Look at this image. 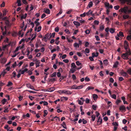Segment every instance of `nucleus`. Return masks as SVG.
Here are the masks:
<instances>
[{
    "label": "nucleus",
    "mask_w": 131,
    "mask_h": 131,
    "mask_svg": "<svg viewBox=\"0 0 131 131\" xmlns=\"http://www.w3.org/2000/svg\"><path fill=\"white\" fill-rule=\"evenodd\" d=\"M6 25V26H5L4 27L5 31H4V28L2 27H1V29L2 30V32L3 33V35L4 36L6 35L7 29H8L11 26V24L10 23L9 24Z\"/></svg>",
    "instance_id": "1"
},
{
    "label": "nucleus",
    "mask_w": 131,
    "mask_h": 131,
    "mask_svg": "<svg viewBox=\"0 0 131 131\" xmlns=\"http://www.w3.org/2000/svg\"><path fill=\"white\" fill-rule=\"evenodd\" d=\"M131 53L130 51H126V53L122 54L121 57L123 59L127 60L128 59V56L130 55Z\"/></svg>",
    "instance_id": "2"
},
{
    "label": "nucleus",
    "mask_w": 131,
    "mask_h": 131,
    "mask_svg": "<svg viewBox=\"0 0 131 131\" xmlns=\"http://www.w3.org/2000/svg\"><path fill=\"white\" fill-rule=\"evenodd\" d=\"M124 47L126 51H130L129 48L128 43L127 41H124Z\"/></svg>",
    "instance_id": "3"
},
{
    "label": "nucleus",
    "mask_w": 131,
    "mask_h": 131,
    "mask_svg": "<svg viewBox=\"0 0 131 131\" xmlns=\"http://www.w3.org/2000/svg\"><path fill=\"white\" fill-rule=\"evenodd\" d=\"M10 42L9 43V44H8L4 46H3V48L4 49H6L7 47H8L10 46L11 45L12 47H14L15 45V43L14 42H13L12 43L11 41H10Z\"/></svg>",
    "instance_id": "4"
},
{
    "label": "nucleus",
    "mask_w": 131,
    "mask_h": 131,
    "mask_svg": "<svg viewBox=\"0 0 131 131\" xmlns=\"http://www.w3.org/2000/svg\"><path fill=\"white\" fill-rule=\"evenodd\" d=\"M128 10V7L127 6L124 7L123 8H122L119 10V11L122 12H124L126 13Z\"/></svg>",
    "instance_id": "5"
},
{
    "label": "nucleus",
    "mask_w": 131,
    "mask_h": 131,
    "mask_svg": "<svg viewBox=\"0 0 131 131\" xmlns=\"http://www.w3.org/2000/svg\"><path fill=\"white\" fill-rule=\"evenodd\" d=\"M55 32L49 34V37L48 40H50L51 38H54L55 36Z\"/></svg>",
    "instance_id": "6"
},
{
    "label": "nucleus",
    "mask_w": 131,
    "mask_h": 131,
    "mask_svg": "<svg viewBox=\"0 0 131 131\" xmlns=\"http://www.w3.org/2000/svg\"><path fill=\"white\" fill-rule=\"evenodd\" d=\"M121 74L123 77H128V75L127 74V73L124 71H121Z\"/></svg>",
    "instance_id": "7"
},
{
    "label": "nucleus",
    "mask_w": 131,
    "mask_h": 131,
    "mask_svg": "<svg viewBox=\"0 0 131 131\" xmlns=\"http://www.w3.org/2000/svg\"><path fill=\"white\" fill-rule=\"evenodd\" d=\"M24 44L23 43L22 45L21 46H20L19 47H17L16 50H15V52H16L18 50L19 48L20 49H21L23 48L24 47Z\"/></svg>",
    "instance_id": "8"
},
{
    "label": "nucleus",
    "mask_w": 131,
    "mask_h": 131,
    "mask_svg": "<svg viewBox=\"0 0 131 131\" xmlns=\"http://www.w3.org/2000/svg\"><path fill=\"white\" fill-rule=\"evenodd\" d=\"M62 92L63 93H64L66 94H71V93L70 91L65 90H62Z\"/></svg>",
    "instance_id": "9"
},
{
    "label": "nucleus",
    "mask_w": 131,
    "mask_h": 131,
    "mask_svg": "<svg viewBox=\"0 0 131 131\" xmlns=\"http://www.w3.org/2000/svg\"><path fill=\"white\" fill-rule=\"evenodd\" d=\"M49 33H48L46 34L45 35L44 37V39L45 40V41H46H46H47V39H49Z\"/></svg>",
    "instance_id": "10"
},
{
    "label": "nucleus",
    "mask_w": 131,
    "mask_h": 131,
    "mask_svg": "<svg viewBox=\"0 0 131 131\" xmlns=\"http://www.w3.org/2000/svg\"><path fill=\"white\" fill-rule=\"evenodd\" d=\"M34 23L36 25V27L35 28V31H36L37 30V27L40 24L39 23V22H37L36 21H35Z\"/></svg>",
    "instance_id": "11"
},
{
    "label": "nucleus",
    "mask_w": 131,
    "mask_h": 131,
    "mask_svg": "<svg viewBox=\"0 0 131 131\" xmlns=\"http://www.w3.org/2000/svg\"><path fill=\"white\" fill-rule=\"evenodd\" d=\"M92 11H91V10H90L89 11L86 13V14L87 15H89L90 14L91 15L93 16H94V14H92Z\"/></svg>",
    "instance_id": "12"
},
{
    "label": "nucleus",
    "mask_w": 131,
    "mask_h": 131,
    "mask_svg": "<svg viewBox=\"0 0 131 131\" xmlns=\"http://www.w3.org/2000/svg\"><path fill=\"white\" fill-rule=\"evenodd\" d=\"M98 98V96L97 95L94 94L93 95V98L94 100L95 101L97 100V98Z\"/></svg>",
    "instance_id": "13"
},
{
    "label": "nucleus",
    "mask_w": 131,
    "mask_h": 131,
    "mask_svg": "<svg viewBox=\"0 0 131 131\" xmlns=\"http://www.w3.org/2000/svg\"><path fill=\"white\" fill-rule=\"evenodd\" d=\"M54 87H52L48 89L47 90H46V91H48L49 92H52L54 91Z\"/></svg>",
    "instance_id": "14"
},
{
    "label": "nucleus",
    "mask_w": 131,
    "mask_h": 131,
    "mask_svg": "<svg viewBox=\"0 0 131 131\" xmlns=\"http://www.w3.org/2000/svg\"><path fill=\"white\" fill-rule=\"evenodd\" d=\"M119 64V62L118 61H116L114 64L113 65V67L115 68H117V66Z\"/></svg>",
    "instance_id": "15"
},
{
    "label": "nucleus",
    "mask_w": 131,
    "mask_h": 131,
    "mask_svg": "<svg viewBox=\"0 0 131 131\" xmlns=\"http://www.w3.org/2000/svg\"><path fill=\"white\" fill-rule=\"evenodd\" d=\"M36 62H35V64L36 65V67H38L39 66V64L40 63V61L39 60H36Z\"/></svg>",
    "instance_id": "16"
},
{
    "label": "nucleus",
    "mask_w": 131,
    "mask_h": 131,
    "mask_svg": "<svg viewBox=\"0 0 131 131\" xmlns=\"http://www.w3.org/2000/svg\"><path fill=\"white\" fill-rule=\"evenodd\" d=\"M125 107L124 105L121 106L119 108V110L121 111L125 110Z\"/></svg>",
    "instance_id": "17"
},
{
    "label": "nucleus",
    "mask_w": 131,
    "mask_h": 131,
    "mask_svg": "<svg viewBox=\"0 0 131 131\" xmlns=\"http://www.w3.org/2000/svg\"><path fill=\"white\" fill-rule=\"evenodd\" d=\"M73 23L75 25L78 26H79L80 25V23L79 22L75 21H73Z\"/></svg>",
    "instance_id": "18"
},
{
    "label": "nucleus",
    "mask_w": 131,
    "mask_h": 131,
    "mask_svg": "<svg viewBox=\"0 0 131 131\" xmlns=\"http://www.w3.org/2000/svg\"><path fill=\"white\" fill-rule=\"evenodd\" d=\"M99 54V53L98 52H96L95 53H93L92 54V56L93 57H96Z\"/></svg>",
    "instance_id": "19"
},
{
    "label": "nucleus",
    "mask_w": 131,
    "mask_h": 131,
    "mask_svg": "<svg viewBox=\"0 0 131 131\" xmlns=\"http://www.w3.org/2000/svg\"><path fill=\"white\" fill-rule=\"evenodd\" d=\"M102 118L100 116H99L98 119L97 120V122H100V124H101L102 123Z\"/></svg>",
    "instance_id": "20"
},
{
    "label": "nucleus",
    "mask_w": 131,
    "mask_h": 131,
    "mask_svg": "<svg viewBox=\"0 0 131 131\" xmlns=\"http://www.w3.org/2000/svg\"><path fill=\"white\" fill-rule=\"evenodd\" d=\"M61 125L62 126L63 128L66 129H67V128L66 126V125L64 122H63L62 124H61Z\"/></svg>",
    "instance_id": "21"
},
{
    "label": "nucleus",
    "mask_w": 131,
    "mask_h": 131,
    "mask_svg": "<svg viewBox=\"0 0 131 131\" xmlns=\"http://www.w3.org/2000/svg\"><path fill=\"white\" fill-rule=\"evenodd\" d=\"M27 15V14L26 13L24 15H23L21 17V19H25L26 18V17Z\"/></svg>",
    "instance_id": "22"
},
{
    "label": "nucleus",
    "mask_w": 131,
    "mask_h": 131,
    "mask_svg": "<svg viewBox=\"0 0 131 131\" xmlns=\"http://www.w3.org/2000/svg\"><path fill=\"white\" fill-rule=\"evenodd\" d=\"M94 89V88L90 86H88L87 88L86 89V91H88L91 89Z\"/></svg>",
    "instance_id": "23"
},
{
    "label": "nucleus",
    "mask_w": 131,
    "mask_h": 131,
    "mask_svg": "<svg viewBox=\"0 0 131 131\" xmlns=\"http://www.w3.org/2000/svg\"><path fill=\"white\" fill-rule=\"evenodd\" d=\"M68 99V98L66 97H62L61 98V101L62 102L64 100H67Z\"/></svg>",
    "instance_id": "24"
},
{
    "label": "nucleus",
    "mask_w": 131,
    "mask_h": 131,
    "mask_svg": "<svg viewBox=\"0 0 131 131\" xmlns=\"http://www.w3.org/2000/svg\"><path fill=\"white\" fill-rule=\"evenodd\" d=\"M110 32L112 34H113L115 32V29L111 28L109 29Z\"/></svg>",
    "instance_id": "25"
},
{
    "label": "nucleus",
    "mask_w": 131,
    "mask_h": 131,
    "mask_svg": "<svg viewBox=\"0 0 131 131\" xmlns=\"http://www.w3.org/2000/svg\"><path fill=\"white\" fill-rule=\"evenodd\" d=\"M101 1V0H95V1H94V2L95 4V5H96L97 4H98Z\"/></svg>",
    "instance_id": "26"
},
{
    "label": "nucleus",
    "mask_w": 131,
    "mask_h": 131,
    "mask_svg": "<svg viewBox=\"0 0 131 131\" xmlns=\"http://www.w3.org/2000/svg\"><path fill=\"white\" fill-rule=\"evenodd\" d=\"M118 37H122L124 36V35L123 33V32L120 31L119 32V35L118 34Z\"/></svg>",
    "instance_id": "27"
},
{
    "label": "nucleus",
    "mask_w": 131,
    "mask_h": 131,
    "mask_svg": "<svg viewBox=\"0 0 131 131\" xmlns=\"http://www.w3.org/2000/svg\"><path fill=\"white\" fill-rule=\"evenodd\" d=\"M48 79L49 80V82H54L56 80L54 78H52V79L49 78Z\"/></svg>",
    "instance_id": "28"
},
{
    "label": "nucleus",
    "mask_w": 131,
    "mask_h": 131,
    "mask_svg": "<svg viewBox=\"0 0 131 131\" xmlns=\"http://www.w3.org/2000/svg\"><path fill=\"white\" fill-rule=\"evenodd\" d=\"M93 4L92 2H90L88 5V6L89 8H91Z\"/></svg>",
    "instance_id": "29"
},
{
    "label": "nucleus",
    "mask_w": 131,
    "mask_h": 131,
    "mask_svg": "<svg viewBox=\"0 0 131 131\" xmlns=\"http://www.w3.org/2000/svg\"><path fill=\"white\" fill-rule=\"evenodd\" d=\"M20 0H17V3L18 4V6H20L21 5V4L20 3Z\"/></svg>",
    "instance_id": "30"
},
{
    "label": "nucleus",
    "mask_w": 131,
    "mask_h": 131,
    "mask_svg": "<svg viewBox=\"0 0 131 131\" xmlns=\"http://www.w3.org/2000/svg\"><path fill=\"white\" fill-rule=\"evenodd\" d=\"M57 73L56 72H54L51 75V77H55L56 76Z\"/></svg>",
    "instance_id": "31"
},
{
    "label": "nucleus",
    "mask_w": 131,
    "mask_h": 131,
    "mask_svg": "<svg viewBox=\"0 0 131 131\" xmlns=\"http://www.w3.org/2000/svg\"><path fill=\"white\" fill-rule=\"evenodd\" d=\"M71 67L75 69L77 67L76 66H75V63L74 62L71 63Z\"/></svg>",
    "instance_id": "32"
},
{
    "label": "nucleus",
    "mask_w": 131,
    "mask_h": 131,
    "mask_svg": "<svg viewBox=\"0 0 131 131\" xmlns=\"http://www.w3.org/2000/svg\"><path fill=\"white\" fill-rule=\"evenodd\" d=\"M83 87V85H81L79 86H78L77 87L76 89H80L82 88Z\"/></svg>",
    "instance_id": "33"
},
{
    "label": "nucleus",
    "mask_w": 131,
    "mask_h": 131,
    "mask_svg": "<svg viewBox=\"0 0 131 131\" xmlns=\"http://www.w3.org/2000/svg\"><path fill=\"white\" fill-rule=\"evenodd\" d=\"M74 46L75 48H78L79 46V44L77 43L76 42H75L74 44Z\"/></svg>",
    "instance_id": "34"
},
{
    "label": "nucleus",
    "mask_w": 131,
    "mask_h": 131,
    "mask_svg": "<svg viewBox=\"0 0 131 131\" xmlns=\"http://www.w3.org/2000/svg\"><path fill=\"white\" fill-rule=\"evenodd\" d=\"M45 12L46 13L49 14L50 13V10L49 9H47L45 10Z\"/></svg>",
    "instance_id": "35"
},
{
    "label": "nucleus",
    "mask_w": 131,
    "mask_h": 131,
    "mask_svg": "<svg viewBox=\"0 0 131 131\" xmlns=\"http://www.w3.org/2000/svg\"><path fill=\"white\" fill-rule=\"evenodd\" d=\"M66 78V76H61L60 77V78L59 79L60 81H61L64 78Z\"/></svg>",
    "instance_id": "36"
},
{
    "label": "nucleus",
    "mask_w": 131,
    "mask_h": 131,
    "mask_svg": "<svg viewBox=\"0 0 131 131\" xmlns=\"http://www.w3.org/2000/svg\"><path fill=\"white\" fill-rule=\"evenodd\" d=\"M79 20L81 23H84L85 22V20H82V18L80 17H79Z\"/></svg>",
    "instance_id": "37"
},
{
    "label": "nucleus",
    "mask_w": 131,
    "mask_h": 131,
    "mask_svg": "<svg viewBox=\"0 0 131 131\" xmlns=\"http://www.w3.org/2000/svg\"><path fill=\"white\" fill-rule=\"evenodd\" d=\"M76 64L78 66H82V64L81 63H80L79 61H76Z\"/></svg>",
    "instance_id": "38"
},
{
    "label": "nucleus",
    "mask_w": 131,
    "mask_h": 131,
    "mask_svg": "<svg viewBox=\"0 0 131 131\" xmlns=\"http://www.w3.org/2000/svg\"><path fill=\"white\" fill-rule=\"evenodd\" d=\"M44 114L43 116L44 117L46 116L48 112L47 110H44Z\"/></svg>",
    "instance_id": "39"
},
{
    "label": "nucleus",
    "mask_w": 131,
    "mask_h": 131,
    "mask_svg": "<svg viewBox=\"0 0 131 131\" xmlns=\"http://www.w3.org/2000/svg\"><path fill=\"white\" fill-rule=\"evenodd\" d=\"M4 128L5 129H7V131H9V129L10 128V127H9L7 125H6L4 126Z\"/></svg>",
    "instance_id": "40"
},
{
    "label": "nucleus",
    "mask_w": 131,
    "mask_h": 131,
    "mask_svg": "<svg viewBox=\"0 0 131 131\" xmlns=\"http://www.w3.org/2000/svg\"><path fill=\"white\" fill-rule=\"evenodd\" d=\"M129 17V16L128 15H123V18L124 19L128 18Z\"/></svg>",
    "instance_id": "41"
},
{
    "label": "nucleus",
    "mask_w": 131,
    "mask_h": 131,
    "mask_svg": "<svg viewBox=\"0 0 131 131\" xmlns=\"http://www.w3.org/2000/svg\"><path fill=\"white\" fill-rule=\"evenodd\" d=\"M126 38L128 40H131V35L128 36Z\"/></svg>",
    "instance_id": "42"
},
{
    "label": "nucleus",
    "mask_w": 131,
    "mask_h": 131,
    "mask_svg": "<svg viewBox=\"0 0 131 131\" xmlns=\"http://www.w3.org/2000/svg\"><path fill=\"white\" fill-rule=\"evenodd\" d=\"M92 107L94 110H96V108L97 107V106L96 105H93L92 106Z\"/></svg>",
    "instance_id": "43"
},
{
    "label": "nucleus",
    "mask_w": 131,
    "mask_h": 131,
    "mask_svg": "<svg viewBox=\"0 0 131 131\" xmlns=\"http://www.w3.org/2000/svg\"><path fill=\"white\" fill-rule=\"evenodd\" d=\"M104 29V25H102L100 26V30H102Z\"/></svg>",
    "instance_id": "44"
},
{
    "label": "nucleus",
    "mask_w": 131,
    "mask_h": 131,
    "mask_svg": "<svg viewBox=\"0 0 131 131\" xmlns=\"http://www.w3.org/2000/svg\"><path fill=\"white\" fill-rule=\"evenodd\" d=\"M127 72L130 75L131 74V69H129L127 70Z\"/></svg>",
    "instance_id": "45"
},
{
    "label": "nucleus",
    "mask_w": 131,
    "mask_h": 131,
    "mask_svg": "<svg viewBox=\"0 0 131 131\" xmlns=\"http://www.w3.org/2000/svg\"><path fill=\"white\" fill-rule=\"evenodd\" d=\"M78 104L81 105H82L83 104V102L82 101L80 100H78Z\"/></svg>",
    "instance_id": "46"
},
{
    "label": "nucleus",
    "mask_w": 131,
    "mask_h": 131,
    "mask_svg": "<svg viewBox=\"0 0 131 131\" xmlns=\"http://www.w3.org/2000/svg\"><path fill=\"white\" fill-rule=\"evenodd\" d=\"M77 86L75 85L72 86L71 88V89H76Z\"/></svg>",
    "instance_id": "47"
},
{
    "label": "nucleus",
    "mask_w": 131,
    "mask_h": 131,
    "mask_svg": "<svg viewBox=\"0 0 131 131\" xmlns=\"http://www.w3.org/2000/svg\"><path fill=\"white\" fill-rule=\"evenodd\" d=\"M59 28L58 27H56L54 29V30L56 32H58L59 31Z\"/></svg>",
    "instance_id": "48"
},
{
    "label": "nucleus",
    "mask_w": 131,
    "mask_h": 131,
    "mask_svg": "<svg viewBox=\"0 0 131 131\" xmlns=\"http://www.w3.org/2000/svg\"><path fill=\"white\" fill-rule=\"evenodd\" d=\"M91 118L92 120L93 121H94L95 120V115H92L91 116Z\"/></svg>",
    "instance_id": "49"
},
{
    "label": "nucleus",
    "mask_w": 131,
    "mask_h": 131,
    "mask_svg": "<svg viewBox=\"0 0 131 131\" xmlns=\"http://www.w3.org/2000/svg\"><path fill=\"white\" fill-rule=\"evenodd\" d=\"M21 30L19 31L18 32V34L20 36V37H22L24 35V33H23L21 35Z\"/></svg>",
    "instance_id": "50"
},
{
    "label": "nucleus",
    "mask_w": 131,
    "mask_h": 131,
    "mask_svg": "<svg viewBox=\"0 0 131 131\" xmlns=\"http://www.w3.org/2000/svg\"><path fill=\"white\" fill-rule=\"evenodd\" d=\"M112 98L116 99V96L115 94H113L112 95Z\"/></svg>",
    "instance_id": "51"
},
{
    "label": "nucleus",
    "mask_w": 131,
    "mask_h": 131,
    "mask_svg": "<svg viewBox=\"0 0 131 131\" xmlns=\"http://www.w3.org/2000/svg\"><path fill=\"white\" fill-rule=\"evenodd\" d=\"M119 7V6L118 5L114 7V8L116 10H118Z\"/></svg>",
    "instance_id": "52"
},
{
    "label": "nucleus",
    "mask_w": 131,
    "mask_h": 131,
    "mask_svg": "<svg viewBox=\"0 0 131 131\" xmlns=\"http://www.w3.org/2000/svg\"><path fill=\"white\" fill-rule=\"evenodd\" d=\"M26 86L27 87L32 89L31 88V86L30 83H29L26 84Z\"/></svg>",
    "instance_id": "53"
},
{
    "label": "nucleus",
    "mask_w": 131,
    "mask_h": 131,
    "mask_svg": "<svg viewBox=\"0 0 131 131\" xmlns=\"http://www.w3.org/2000/svg\"><path fill=\"white\" fill-rule=\"evenodd\" d=\"M13 83L9 81L8 82V84L7 85V86H8L11 85H13Z\"/></svg>",
    "instance_id": "54"
},
{
    "label": "nucleus",
    "mask_w": 131,
    "mask_h": 131,
    "mask_svg": "<svg viewBox=\"0 0 131 131\" xmlns=\"http://www.w3.org/2000/svg\"><path fill=\"white\" fill-rule=\"evenodd\" d=\"M64 31L67 34H69L70 33V31L67 29H66Z\"/></svg>",
    "instance_id": "55"
},
{
    "label": "nucleus",
    "mask_w": 131,
    "mask_h": 131,
    "mask_svg": "<svg viewBox=\"0 0 131 131\" xmlns=\"http://www.w3.org/2000/svg\"><path fill=\"white\" fill-rule=\"evenodd\" d=\"M6 101V100L5 99H3L2 101V104H4Z\"/></svg>",
    "instance_id": "56"
},
{
    "label": "nucleus",
    "mask_w": 131,
    "mask_h": 131,
    "mask_svg": "<svg viewBox=\"0 0 131 131\" xmlns=\"http://www.w3.org/2000/svg\"><path fill=\"white\" fill-rule=\"evenodd\" d=\"M104 63L106 65L108 64V60H105L103 61Z\"/></svg>",
    "instance_id": "57"
},
{
    "label": "nucleus",
    "mask_w": 131,
    "mask_h": 131,
    "mask_svg": "<svg viewBox=\"0 0 131 131\" xmlns=\"http://www.w3.org/2000/svg\"><path fill=\"white\" fill-rule=\"evenodd\" d=\"M105 6L109 8V6H110L109 4L108 3H106L105 4Z\"/></svg>",
    "instance_id": "58"
},
{
    "label": "nucleus",
    "mask_w": 131,
    "mask_h": 131,
    "mask_svg": "<svg viewBox=\"0 0 131 131\" xmlns=\"http://www.w3.org/2000/svg\"><path fill=\"white\" fill-rule=\"evenodd\" d=\"M56 55L55 54H53V56L51 57V60H53L55 59Z\"/></svg>",
    "instance_id": "59"
},
{
    "label": "nucleus",
    "mask_w": 131,
    "mask_h": 131,
    "mask_svg": "<svg viewBox=\"0 0 131 131\" xmlns=\"http://www.w3.org/2000/svg\"><path fill=\"white\" fill-rule=\"evenodd\" d=\"M110 81L112 83H113L114 82V80L112 78H111L110 79Z\"/></svg>",
    "instance_id": "60"
},
{
    "label": "nucleus",
    "mask_w": 131,
    "mask_h": 131,
    "mask_svg": "<svg viewBox=\"0 0 131 131\" xmlns=\"http://www.w3.org/2000/svg\"><path fill=\"white\" fill-rule=\"evenodd\" d=\"M85 52L87 53H89L90 52V50L88 48H86L85 49Z\"/></svg>",
    "instance_id": "61"
},
{
    "label": "nucleus",
    "mask_w": 131,
    "mask_h": 131,
    "mask_svg": "<svg viewBox=\"0 0 131 131\" xmlns=\"http://www.w3.org/2000/svg\"><path fill=\"white\" fill-rule=\"evenodd\" d=\"M90 100L88 98H86L85 101L86 103H90Z\"/></svg>",
    "instance_id": "62"
},
{
    "label": "nucleus",
    "mask_w": 131,
    "mask_h": 131,
    "mask_svg": "<svg viewBox=\"0 0 131 131\" xmlns=\"http://www.w3.org/2000/svg\"><path fill=\"white\" fill-rule=\"evenodd\" d=\"M94 23L95 25H98L99 24V22L98 21L95 20L94 21Z\"/></svg>",
    "instance_id": "63"
},
{
    "label": "nucleus",
    "mask_w": 131,
    "mask_h": 131,
    "mask_svg": "<svg viewBox=\"0 0 131 131\" xmlns=\"http://www.w3.org/2000/svg\"><path fill=\"white\" fill-rule=\"evenodd\" d=\"M82 122L83 124H86L87 123V121L85 120L84 119H82Z\"/></svg>",
    "instance_id": "64"
}]
</instances>
